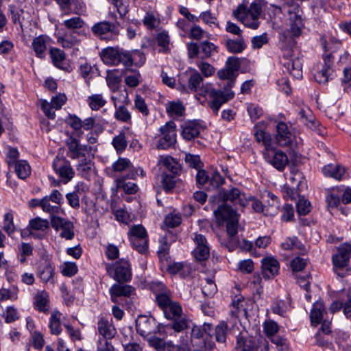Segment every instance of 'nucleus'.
<instances>
[{
	"label": "nucleus",
	"mask_w": 351,
	"mask_h": 351,
	"mask_svg": "<svg viewBox=\"0 0 351 351\" xmlns=\"http://www.w3.org/2000/svg\"><path fill=\"white\" fill-rule=\"evenodd\" d=\"M219 198L223 203L214 210L216 219L219 224L226 222V230L229 237L233 239L237 234L239 215L234 209L228 204V202L233 205H239L244 207L245 202L239 189L232 188L229 191H222L219 193Z\"/></svg>",
	"instance_id": "nucleus-1"
},
{
	"label": "nucleus",
	"mask_w": 351,
	"mask_h": 351,
	"mask_svg": "<svg viewBox=\"0 0 351 351\" xmlns=\"http://www.w3.org/2000/svg\"><path fill=\"white\" fill-rule=\"evenodd\" d=\"M187 77V88L191 92H198L200 95L208 97L210 108L217 114L221 106L234 97L233 91L227 90L223 93L221 90L213 88L212 84H204L202 75L195 69H189L186 72Z\"/></svg>",
	"instance_id": "nucleus-2"
},
{
	"label": "nucleus",
	"mask_w": 351,
	"mask_h": 351,
	"mask_svg": "<svg viewBox=\"0 0 351 351\" xmlns=\"http://www.w3.org/2000/svg\"><path fill=\"white\" fill-rule=\"evenodd\" d=\"M287 5L289 27L280 33L279 41L281 45L293 47L295 45V39L302 34V29L304 27L302 19L303 12L299 5L292 1L287 2Z\"/></svg>",
	"instance_id": "nucleus-3"
},
{
	"label": "nucleus",
	"mask_w": 351,
	"mask_h": 351,
	"mask_svg": "<svg viewBox=\"0 0 351 351\" xmlns=\"http://www.w3.org/2000/svg\"><path fill=\"white\" fill-rule=\"evenodd\" d=\"M68 147L67 156L71 159H80L77 170L83 176H86L92 169V159L97 152L96 146L80 144L77 138L71 137L66 142Z\"/></svg>",
	"instance_id": "nucleus-4"
},
{
	"label": "nucleus",
	"mask_w": 351,
	"mask_h": 351,
	"mask_svg": "<svg viewBox=\"0 0 351 351\" xmlns=\"http://www.w3.org/2000/svg\"><path fill=\"white\" fill-rule=\"evenodd\" d=\"M254 136L258 142H262L265 146L263 156L265 160L278 171H283L288 163L287 156L282 151L271 146L270 134L265 132L259 125L254 128Z\"/></svg>",
	"instance_id": "nucleus-5"
},
{
	"label": "nucleus",
	"mask_w": 351,
	"mask_h": 351,
	"mask_svg": "<svg viewBox=\"0 0 351 351\" xmlns=\"http://www.w3.org/2000/svg\"><path fill=\"white\" fill-rule=\"evenodd\" d=\"M236 19L245 27L256 29L260 25V18L262 15V6L260 3L252 2L247 8L240 5L233 12Z\"/></svg>",
	"instance_id": "nucleus-6"
},
{
	"label": "nucleus",
	"mask_w": 351,
	"mask_h": 351,
	"mask_svg": "<svg viewBox=\"0 0 351 351\" xmlns=\"http://www.w3.org/2000/svg\"><path fill=\"white\" fill-rule=\"evenodd\" d=\"M128 237L133 249L141 254L148 252V234L142 225L132 226L128 232Z\"/></svg>",
	"instance_id": "nucleus-7"
},
{
	"label": "nucleus",
	"mask_w": 351,
	"mask_h": 351,
	"mask_svg": "<svg viewBox=\"0 0 351 351\" xmlns=\"http://www.w3.org/2000/svg\"><path fill=\"white\" fill-rule=\"evenodd\" d=\"M106 269L109 276L118 282H128L132 279V269L129 261L120 259L114 264H106Z\"/></svg>",
	"instance_id": "nucleus-8"
},
{
	"label": "nucleus",
	"mask_w": 351,
	"mask_h": 351,
	"mask_svg": "<svg viewBox=\"0 0 351 351\" xmlns=\"http://www.w3.org/2000/svg\"><path fill=\"white\" fill-rule=\"evenodd\" d=\"M235 350L236 351H268L269 343L264 338L256 339L241 335L237 337Z\"/></svg>",
	"instance_id": "nucleus-9"
},
{
	"label": "nucleus",
	"mask_w": 351,
	"mask_h": 351,
	"mask_svg": "<svg viewBox=\"0 0 351 351\" xmlns=\"http://www.w3.org/2000/svg\"><path fill=\"white\" fill-rule=\"evenodd\" d=\"M91 30L95 36L106 40H116L120 32L119 24L106 21L95 23Z\"/></svg>",
	"instance_id": "nucleus-10"
},
{
	"label": "nucleus",
	"mask_w": 351,
	"mask_h": 351,
	"mask_svg": "<svg viewBox=\"0 0 351 351\" xmlns=\"http://www.w3.org/2000/svg\"><path fill=\"white\" fill-rule=\"evenodd\" d=\"M292 48L288 45H281L284 58L282 64L292 76L300 79L302 77V63L299 58H289L293 56Z\"/></svg>",
	"instance_id": "nucleus-11"
},
{
	"label": "nucleus",
	"mask_w": 351,
	"mask_h": 351,
	"mask_svg": "<svg viewBox=\"0 0 351 351\" xmlns=\"http://www.w3.org/2000/svg\"><path fill=\"white\" fill-rule=\"evenodd\" d=\"M176 124L173 121H169L159 128V136L157 147L166 149L176 143Z\"/></svg>",
	"instance_id": "nucleus-12"
},
{
	"label": "nucleus",
	"mask_w": 351,
	"mask_h": 351,
	"mask_svg": "<svg viewBox=\"0 0 351 351\" xmlns=\"http://www.w3.org/2000/svg\"><path fill=\"white\" fill-rule=\"evenodd\" d=\"M136 328L138 333L143 337H150L160 332V325L151 316H139L136 320Z\"/></svg>",
	"instance_id": "nucleus-13"
},
{
	"label": "nucleus",
	"mask_w": 351,
	"mask_h": 351,
	"mask_svg": "<svg viewBox=\"0 0 351 351\" xmlns=\"http://www.w3.org/2000/svg\"><path fill=\"white\" fill-rule=\"evenodd\" d=\"M51 225L56 231H60V236L66 240H71L75 236L74 225L71 221L56 215L51 217Z\"/></svg>",
	"instance_id": "nucleus-14"
},
{
	"label": "nucleus",
	"mask_w": 351,
	"mask_h": 351,
	"mask_svg": "<svg viewBox=\"0 0 351 351\" xmlns=\"http://www.w3.org/2000/svg\"><path fill=\"white\" fill-rule=\"evenodd\" d=\"M192 239L195 245L193 251L195 258L198 261H203L210 256V247L206 238L197 233H194Z\"/></svg>",
	"instance_id": "nucleus-15"
},
{
	"label": "nucleus",
	"mask_w": 351,
	"mask_h": 351,
	"mask_svg": "<svg viewBox=\"0 0 351 351\" xmlns=\"http://www.w3.org/2000/svg\"><path fill=\"white\" fill-rule=\"evenodd\" d=\"M44 208L47 209V213L54 215L59 213L60 206L64 202L62 194L57 189L51 191L49 195L43 197Z\"/></svg>",
	"instance_id": "nucleus-16"
},
{
	"label": "nucleus",
	"mask_w": 351,
	"mask_h": 351,
	"mask_svg": "<svg viewBox=\"0 0 351 351\" xmlns=\"http://www.w3.org/2000/svg\"><path fill=\"white\" fill-rule=\"evenodd\" d=\"M125 283H115L109 289V293L112 302L119 303L121 298H130L135 294V288Z\"/></svg>",
	"instance_id": "nucleus-17"
},
{
	"label": "nucleus",
	"mask_w": 351,
	"mask_h": 351,
	"mask_svg": "<svg viewBox=\"0 0 351 351\" xmlns=\"http://www.w3.org/2000/svg\"><path fill=\"white\" fill-rule=\"evenodd\" d=\"M53 167L64 184L69 182L74 176L75 173L69 161L64 158L57 157L53 160Z\"/></svg>",
	"instance_id": "nucleus-18"
},
{
	"label": "nucleus",
	"mask_w": 351,
	"mask_h": 351,
	"mask_svg": "<svg viewBox=\"0 0 351 351\" xmlns=\"http://www.w3.org/2000/svg\"><path fill=\"white\" fill-rule=\"evenodd\" d=\"M276 143L281 147L289 146L292 144L294 135L290 128L284 122L280 121L276 125Z\"/></svg>",
	"instance_id": "nucleus-19"
},
{
	"label": "nucleus",
	"mask_w": 351,
	"mask_h": 351,
	"mask_svg": "<svg viewBox=\"0 0 351 351\" xmlns=\"http://www.w3.org/2000/svg\"><path fill=\"white\" fill-rule=\"evenodd\" d=\"M97 330L102 337L101 339H112L117 334V330L113 325L112 319L104 317H99Z\"/></svg>",
	"instance_id": "nucleus-20"
},
{
	"label": "nucleus",
	"mask_w": 351,
	"mask_h": 351,
	"mask_svg": "<svg viewBox=\"0 0 351 351\" xmlns=\"http://www.w3.org/2000/svg\"><path fill=\"white\" fill-rule=\"evenodd\" d=\"M262 274L266 279H270L278 274L280 264L277 259L267 256L262 259Z\"/></svg>",
	"instance_id": "nucleus-21"
},
{
	"label": "nucleus",
	"mask_w": 351,
	"mask_h": 351,
	"mask_svg": "<svg viewBox=\"0 0 351 351\" xmlns=\"http://www.w3.org/2000/svg\"><path fill=\"white\" fill-rule=\"evenodd\" d=\"M210 329V324H204L203 328L199 326H194L191 330V343L199 348L205 346V340L208 330Z\"/></svg>",
	"instance_id": "nucleus-22"
},
{
	"label": "nucleus",
	"mask_w": 351,
	"mask_h": 351,
	"mask_svg": "<svg viewBox=\"0 0 351 351\" xmlns=\"http://www.w3.org/2000/svg\"><path fill=\"white\" fill-rule=\"evenodd\" d=\"M350 254V245L344 244L341 245L338 250V253L332 256L334 267L336 268H343L346 267L349 261Z\"/></svg>",
	"instance_id": "nucleus-23"
},
{
	"label": "nucleus",
	"mask_w": 351,
	"mask_h": 351,
	"mask_svg": "<svg viewBox=\"0 0 351 351\" xmlns=\"http://www.w3.org/2000/svg\"><path fill=\"white\" fill-rule=\"evenodd\" d=\"M203 127L199 121H192L182 126V136L186 141H191L199 136Z\"/></svg>",
	"instance_id": "nucleus-24"
},
{
	"label": "nucleus",
	"mask_w": 351,
	"mask_h": 351,
	"mask_svg": "<svg viewBox=\"0 0 351 351\" xmlns=\"http://www.w3.org/2000/svg\"><path fill=\"white\" fill-rule=\"evenodd\" d=\"M320 44L325 53L333 54L341 47V41L332 35H324L320 38Z\"/></svg>",
	"instance_id": "nucleus-25"
},
{
	"label": "nucleus",
	"mask_w": 351,
	"mask_h": 351,
	"mask_svg": "<svg viewBox=\"0 0 351 351\" xmlns=\"http://www.w3.org/2000/svg\"><path fill=\"white\" fill-rule=\"evenodd\" d=\"M54 269L47 260L40 262L37 269L38 277L43 282H48L53 280Z\"/></svg>",
	"instance_id": "nucleus-26"
},
{
	"label": "nucleus",
	"mask_w": 351,
	"mask_h": 351,
	"mask_svg": "<svg viewBox=\"0 0 351 351\" xmlns=\"http://www.w3.org/2000/svg\"><path fill=\"white\" fill-rule=\"evenodd\" d=\"M119 48L108 47L101 52V59L106 64L118 65L119 58Z\"/></svg>",
	"instance_id": "nucleus-27"
},
{
	"label": "nucleus",
	"mask_w": 351,
	"mask_h": 351,
	"mask_svg": "<svg viewBox=\"0 0 351 351\" xmlns=\"http://www.w3.org/2000/svg\"><path fill=\"white\" fill-rule=\"evenodd\" d=\"M34 308L43 313L48 312L49 309V299L48 293L45 291L38 292L34 298Z\"/></svg>",
	"instance_id": "nucleus-28"
},
{
	"label": "nucleus",
	"mask_w": 351,
	"mask_h": 351,
	"mask_svg": "<svg viewBox=\"0 0 351 351\" xmlns=\"http://www.w3.org/2000/svg\"><path fill=\"white\" fill-rule=\"evenodd\" d=\"M324 313H326V308L324 302L322 301L315 302L310 313L312 324L317 325L320 324Z\"/></svg>",
	"instance_id": "nucleus-29"
},
{
	"label": "nucleus",
	"mask_w": 351,
	"mask_h": 351,
	"mask_svg": "<svg viewBox=\"0 0 351 351\" xmlns=\"http://www.w3.org/2000/svg\"><path fill=\"white\" fill-rule=\"evenodd\" d=\"M238 73H234L232 71L228 69L226 66L225 69L219 70L217 72V77L221 80H227V84L224 87V90H221L223 93H226L227 90H231V88L234 86L236 78Z\"/></svg>",
	"instance_id": "nucleus-30"
},
{
	"label": "nucleus",
	"mask_w": 351,
	"mask_h": 351,
	"mask_svg": "<svg viewBox=\"0 0 351 351\" xmlns=\"http://www.w3.org/2000/svg\"><path fill=\"white\" fill-rule=\"evenodd\" d=\"M325 176L333 178L336 180H341L345 174V168L339 165L329 164L322 169Z\"/></svg>",
	"instance_id": "nucleus-31"
},
{
	"label": "nucleus",
	"mask_w": 351,
	"mask_h": 351,
	"mask_svg": "<svg viewBox=\"0 0 351 351\" xmlns=\"http://www.w3.org/2000/svg\"><path fill=\"white\" fill-rule=\"evenodd\" d=\"M245 301L243 297L236 296L232 302L230 315L234 317H239L241 315L246 314V310L244 305Z\"/></svg>",
	"instance_id": "nucleus-32"
},
{
	"label": "nucleus",
	"mask_w": 351,
	"mask_h": 351,
	"mask_svg": "<svg viewBox=\"0 0 351 351\" xmlns=\"http://www.w3.org/2000/svg\"><path fill=\"white\" fill-rule=\"evenodd\" d=\"M112 99L114 101V106L115 107L114 117L117 120L128 123L131 121L132 116L130 111L124 106H117L116 98L114 96H112Z\"/></svg>",
	"instance_id": "nucleus-33"
},
{
	"label": "nucleus",
	"mask_w": 351,
	"mask_h": 351,
	"mask_svg": "<svg viewBox=\"0 0 351 351\" xmlns=\"http://www.w3.org/2000/svg\"><path fill=\"white\" fill-rule=\"evenodd\" d=\"M15 172L19 178L25 180L31 173V167L29 163L24 160H19L14 165Z\"/></svg>",
	"instance_id": "nucleus-34"
},
{
	"label": "nucleus",
	"mask_w": 351,
	"mask_h": 351,
	"mask_svg": "<svg viewBox=\"0 0 351 351\" xmlns=\"http://www.w3.org/2000/svg\"><path fill=\"white\" fill-rule=\"evenodd\" d=\"M226 47L228 51L234 53L242 52L246 47V45L243 38L237 39H228L226 41Z\"/></svg>",
	"instance_id": "nucleus-35"
},
{
	"label": "nucleus",
	"mask_w": 351,
	"mask_h": 351,
	"mask_svg": "<svg viewBox=\"0 0 351 351\" xmlns=\"http://www.w3.org/2000/svg\"><path fill=\"white\" fill-rule=\"evenodd\" d=\"M61 313L58 311H53L49 318V328L52 335H58L62 332L60 324Z\"/></svg>",
	"instance_id": "nucleus-36"
},
{
	"label": "nucleus",
	"mask_w": 351,
	"mask_h": 351,
	"mask_svg": "<svg viewBox=\"0 0 351 351\" xmlns=\"http://www.w3.org/2000/svg\"><path fill=\"white\" fill-rule=\"evenodd\" d=\"M285 250H298L303 253L306 252L304 245L298 240V237H293L287 238L281 245Z\"/></svg>",
	"instance_id": "nucleus-37"
},
{
	"label": "nucleus",
	"mask_w": 351,
	"mask_h": 351,
	"mask_svg": "<svg viewBox=\"0 0 351 351\" xmlns=\"http://www.w3.org/2000/svg\"><path fill=\"white\" fill-rule=\"evenodd\" d=\"M162 311L165 316L169 319L179 318L181 317L182 312L181 306L176 302H172Z\"/></svg>",
	"instance_id": "nucleus-38"
},
{
	"label": "nucleus",
	"mask_w": 351,
	"mask_h": 351,
	"mask_svg": "<svg viewBox=\"0 0 351 351\" xmlns=\"http://www.w3.org/2000/svg\"><path fill=\"white\" fill-rule=\"evenodd\" d=\"M58 42L64 48H71L77 45L80 40L74 35V32H66L58 38Z\"/></svg>",
	"instance_id": "nucleus-39"
},
{
	"label": "nucleus",
	"mask_w": 351,
	"mask_h": 351,
	"mask_svg": "<svg viewBox=\"0 0 351 351\" xmlns=\"http://www.w3.org/2000/svg\"><path fill=\"white\" fill-rule=\"evenodd\" d=\"M49 53L53 64L60 69H64L65 54L64 51L59 49L54 48L50 49Z\"/></svg>",
	"instance_id": "nucleus-40"
},
{
	"label": "nucleus",
	"mask_w": 351,
	"mask_h": 351,
	"mask_svg": "<svg viewBox=\"0 0 351 351\" xmlns=\"http://www.w3.org/2000/svg\"><path fill=\"white\" fill-rule=\"evenodd\" d=\"M190 267L184 263H173L167 267V271L171 274H180L182 277L190 273Z\"/></svg>",
	"instance_id": "nucleus-41"
},
{
	"label": "nucleus",
	"mask_w": 351,
	"mask_h": 351,
	"mask_svg": "<svg viewBox=\"0 0 351 351\" xmlns=\"http://www.w3.org/2000/svg\"><path fill=\"white\" fill-rule=\"evenodd\" d=\"M86 101L93 110H98L106 104V100L102 94H93L88 97Z\"/></svg>",
	"instance_id": "nucleus-42"
},
{
	"label": "nucleus",
	"mask_w": 351,
	"mask_h": 351,
	"mask_svg": "<svg viewBox=\"0 0 351 351\" xmlns=\"http://www.w3.org/2000/svg\"><path fill=\"white\" fill-rule=\"evenodd\" d=\"M166 111L171 117L182 115L184 107L180 101H169L166 104Z\"/></svg>",
	"instance_id": "nucleus-43"
},
{
	"label": "nucleus",
	"mask_w": 351,
	"mask_h": 351,
	"mask_svg": "<svg viewBox=\"0 0 351 351\" xmlns=\"http://www.w3.org/2000/svg\"><path fill=\"white\" fill-rule=\"evenodd\" d=\"M301 121L306 126L313 128L316 127V123L315 122L314 117L312 114L311 111L306 108H301L298 112Z\"/></svg>",
	"instance_id": "nucleus-44"
},
{
	"label": "nucleus",
	"mask_w": 351,
	"mask_h": 351,
	"mask_svg": "<svg viewBox=\"0 0 351 351\" xmlns=\"http://www.w3.org/2000/svg\"><path fill=\"white\" fill-rule=\"evenodd\" d=\"M82 122V121L75 114H69L66 119V123L75 131V136L78 138H81L83 134Z\"/></svg>",
	"instance_id": "nucleus-45"
},
{
	"label": "nucleus",
	"mask_w": 351,
	"mask_h": 351,
	"mask_svg": "<svg viewBox=\"0 0 351 351\" xmlns=\"http://www.w3.org/2000/svg\"><path fill=\"white\" fill-rule=\"evenodd\" d=\"M32 47L36 56L39 58H43L45 56L46 50V42L43 36H40L36 37L32 42Z\"/></svg>",
	"instance_id": "nucleus-46"
},
{
	"label": "nucleus",
	"mask_w": 351,
	"mask_h": 351,
	"mask_svg": "<svg viewBox=\"0 0 351 351\" xmlns=\"http://www.w3.org/2000/svg\"><path fill=\"white\" fill-rule=\"evenodd\" d=\"M162 164L173 174H178L181 170L180 164L171 156H165L161 160Z\"/></svg>",
	"instance_id": "nucleus-47"
},
{
	"label": "nucleus",
	"mask_w": 351,
	"mask_h": 351,
	"mask_svg": "<svg viewBox=\"0 0 351 351\" xmlns=\"http://www.w3.org/2000/svg\"><path fill=\"white\" fill-rule=\"evenodd\" d=\"M3 229L8 236H12L16 230L14 223V216L11 211L6 213L3 216Z\"/></svg>",
	"instance_id": "nucleus-48"
},
{
	"label": "nucleus",
	"mask_w": 351,
	"mask_h": 351,
	"mask_svg": "<svg viewBox=\"0 0 351 351\" xmlns=\"http://www.w3.org/2000/svg\"><path fill=\"white\" fill-rule=\"evenodd\" d=\"M200 49L202 55L201 58H208L211 57L215 52H217V47L209 41H204L200 44Z\"/></svg>",
	"instance_id": "nucleus-49"
},
{
	"label": "nucleus",
	"mask_w": 351,
	"mask_h": 351,
	"mask_svg": "<svg viewBox=\"0 0 351 351\" xmlns=\"http://www.w3.org/2000/svg\"><path fill=\"white\" fill-rule=\"evenodd\" d=\"M84 21L80 16L72 17L69 19L64 21L62 23V25H64L68 29H71L73 31L82 28L84 26Z\"/></svg>",
	"instance_id": "nucleus-50"
},
{
	"label": "nucleus",
	"mask_w": 351,
	"mask_h": 351,
	"mask_svg": "<svg viewBox=\"0 0 351 351\" xmlns=\"http://www.w3.org/2000/svg\"><path fill=\"white\" fill-rule=\"evenodd\" d=\"M125 178H119L117 180V186L122 188L128 194H134L138 191V186L133 182H125Z\"/></svg>",
	"instance_id": "nucleus-51"
},
{
	"label": "nucleus",
	"mask_w": 351,
	"mask_h": 351,
	"mask_svg": "<svg viewBox=\"0 0 351 351\" xmlns=\"http://www.w3.org/2000/svg\"><path fill=\"white\" fill-rule=\"evenodd\" d=\"M29 227L34 230L44 231L49 227L48 220L36 217L29 221Z\"/></svg>",
	"instance_id": "nucleus-52"
},
{
	"label": "nucleus",
	"mask_w": 351,
	"mask_h": 351,
	"mask_svg": "<svg viewBox=\"0 0 351 351\" xmlns=\"http://www.w3.org/2000/svg\"><path fill=\"white\" fill-rule=\"evenodd\" d=\"M297 212L300 215H306L311 208V203L304 197H300L296 204Z\"/></svg>",
	"instance_id": "nucleus-53"
},
{
	"label": "nucleus",
	"mask_w": 351,
	"mask_h": 351,
	"mask_svg": "<svg viewBox=\"0 0 351 351\" xmlns=\"http://www.w3.org/2000/svg\"><path fill=\"white\" fill-rule=\"evenodd\" d=\"M333 73L334 69H327L323 66L322 69L315 75V79L319 84H325L329 80Z\"/></svg>",
	"instance_id": "nucleus-54"
},
{
	"label": "nucleus",
	"mask_w": 351,
	"mask_h": 351,
	"mask_svg": "<svg viewBox=\"0 0 351 351\" xmlns=\"http://www.w3.org/2000/svg\"><path fill=\"white\" fill-rule=\"evenodd\" d=\"M134 107L143 117H146L149 114L148 106L145 99L140 95H136L135 97Z\"/></svg>",
	"instance_id": "nucleus-55"
},
{
	"label": "nucleus",
	"mask_w": 351,
	"mask_h": 351,
	"mask_svg": "<svg viewBox=\"0 0 351 351\" xmlns=\"http://www.w3.org/2000/svg\"><path fill=\"white\" fill-rule=\"evenodd\" d=\"M228 332V325L223 322L216 326L215 337L218 342L223 343L226 340V335Z\"/></svg>",
	"instance_id": "nucleus-56"
},
{
	"label": "nucleus",
	"mask_w": 351,
	"mask_h": 351,
	"mask_svg": "<svg viewBox=\"0 0 351 351\" xmlns=\"http://www.w3.org/2000/svg\"><path fill=\"white\" fill-rule=\"evenodd\" d=\"M144 53L138 50L131 51L130 66L135 65L141 66L145 62Z\"/></svg>",
	"instance_id": "nucleus-57"
},
{
	"label": "nucleus",
	"mask_w": 351,
	"mask_h": 351,
	"mask_svg": "<svg viewBox=\"0 0 351 351\" xmlns=\"http://www.w3.org/2000/svg\"><path fill=\"white\" fill-rule=\"evenodd\" d=\"M263 329L267 337H273L278 332L279 326L276 322L269 319L263 324Z\"/></svg>",
	"instance_id": "nucleus-58"
},
{
	"label": "nucleus",
	"mask_w": 351,
	"mask_h": 351,
	"mask_svg": "<svg viewBox=\"0 0 351 351\" xmlns=\"http://www.w3.org/2000/svg\"><path fill=\"white\" fill-rule=\"evenodd\" d=\"M287 307V304L285 301L277 300L272 304L271 309L274 313L285 317Z\"/></svg>",
	"instance_id": "nucleus-59"
},
{
	"label": "nucleus",
	"mask_w": 351,
	"mask_h": 351,
	"mask_svg": "<svg viewBox=\"0 0 351 351\" xmlns=\"http://www.w3.org/2000/svg\"><path fill=\"white\" fill-rule=\"evenodd\" d=\"M156 300L158 305L162 310L165 309L166 306L169 305L173 302L170 298L169 291L167 292L157 293Z\"/></svg>",
	"instance_id": "nucleus-60"
},
{
	"label": "nucleus",
	"mask_w": 351,
	"mask_h": 351,
	"mask_svg": "<svg viewBox=\"0 0 351 351\" xmlns=\"http://www.w3.org/2000/svg\"><path fill=\"white\" fill-rule=\"evenodd\" d=\"M130 160L125 158H119L117 161L113 162L112 168L115 172H122L127 171L130 167Z\"/></svg>",
	"instance_id": "nucleus-61"
},
{
	"label": "nucleus",
	"mask_w": 351,
	"mask_h": 351,
	"mask_svg": "<svg viewBox=\"0 0 351 351\" xmlns=\"http://www.w3.org/2000/svg\"><path fill=\"white\" fill-rule=\"evenodd\" d=\"M127 144L124 133H120L112 140V145L117 152H123L127 147Z\"/></svg>",
	"instance_id": "nucleus-62"
},
{
	"label": "nucleus",
	"mask_w": 351,
	"mask_h": 351,
	"mask_svg": "<svg viewBox=\"0 0 351 351\" xmlns=\"http://www.w3.org/2000/svg\"><path fill=\"white\" fill-rule=\"evenodd\" d=\"M198 18L199 20L202 19L204 23L208 25L210 27L219 26L217 18L214 15H213L210 11L202 12Z\"/></svg>",
	"instance_id": "nucleus-63"
},
{
	"label": "nucleus",
	"mask_w": 351,
	"mask_h": 351,
	"mask_svg": "<svg viewBox=\"0 0 351 351\" xmlns=\"http://www.w3.org/2000/svg\"><path fill=\"white\" fill-rule=\"evenodd\" d=\"M143 23L147 28L153 29L157 27L159 21L153 13L147 12L143 20Z\"/></svg>",
	"instance_id": "nucleus-64"
}]
</instances>
